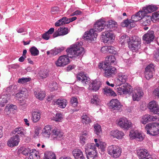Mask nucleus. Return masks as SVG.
I'll return each mask as SVG.
<instances>
[{"instance_id":"1","label":"nucleus","mask_w":159,"mask_h":159,"mask_svg":"<svg viewBox=\"0 0 159 159\" xmlns=\"http://www.w3.org/2000/svg\"><path fill=\"white\" fill-rule=\"evenodd\" d=\"M83 44L82 42H77L71 45L70 48L67 49L66 51L67 55H64L60 57L55 64L57 66H64L70 62L69 57L75 58L80 55H82L85 53L83 48L81 47Z\"/></svg>"},{"instance_id":"2","label":"nucleus","mask_w":159,"mask_h":159,"mask_svg":"<svg viewBox=\"0 0 159 159\" xmlns=\"http://www.w3.org/2000/svg\"><path fill=\"white\" fill-rule=\"evenodd\" d=\"M98 67L103 70L105 71L104 76L106 77H112L116 74V68L106 64L100 63L98 65Z\"/></svg>"},{"instance_id":"3","label":"nucleus","mask_w":159,"mask_h":159,"mask_svg":"<svg viewBox=\"0 0 159 159\" xmlns=\"http://www.w3.org/2000/svg\"><path fill=\"white\" fill-rule=\"evenodd\" d=\"M145 129L147 133L150 135L155 136L159 134V123L153 122L147 125Z\"/></svg>"},{"instance_id":"4","label":"nucleus","mask_w":159,"mask_h":159,"mask_svg":"<svg viewBox=\"0 0 159 159\" xmlns=\"http://www.w3.org/2000/svg\"><path fill=\"white\" fill-rule=\"evenodd\" d=\"M107 151L109 154L112 157L117 158L120 156L121 150L118 146L111 145L108 147Z\"/></svg>"},{"instance_id":"5","label":"nucleus","mask_w":159,"mask_h":159,"mask_svg":"<svg viewBox=\"0 0 159 159\" xmlns=\"http://www.w3.org/2000/svg\"><path fill=\"white\" fill-rule=\"evenodd\" d=\"M121 87L117 88L118 92L120 94L123 93L125 94H130L132 92V88L130 85L127 83L122 84Z\"/></svg>"},{"instance_id":"6","label":"nucleus","mask_w":159,"mask_h":159,"mask_svg":"<svg viewBox=\"0 0 159 159\" xmlns=\"http://www.w3.org/2000/svg\"><path fill=\"white\" fill-rule=\"evenodd\" d=\"M117 123L121 128L125 129H129L132 125L131 122L125 117L119 119L117 120Z\"/></svg>"},{"instance_id":"7","label":"nucleus","mask_w":159,"mask_h":159,"mask_svg":"<svg viewBox=\"0 0 159 159\" xmlns=\"http://www.w3.org/2000/svg\"><path fill=\"white\" fill-rule=\"evenodd\" d=\"M98 34L94 31V30L91 29L85 32L83 37L84 40L92 41L95 40Z\"/></svg>"},{"instance_id":"8","label":"nucleus","mask_w":159,"mask_h":159,"mask_svg":"<svg viewBox=\"0 0 159 159\" xmlns=\"http://www.w3.org/2000/svg\"><path fill=\"white\" fill-rule=\"evenodd\" d=\"M128 79V75L125 73H120L115 80V83L117 86H119L125 83Z\"/></svg>"},{"instance_id":"9","label":"nucleus","mask_w":159,"mask_h":159,"mask_svg":"<svg viewBox=\"0 0 159 159\" xmlns=\"http://www.w3.org/2000/svg\"><path fill=\"white\" fill-rule=\"evenodd\" d=\"M63 138V133L60 129L55 128L52 130L51 136V140H61Z\"/></svg>"},{"instance_id":"10","label":"nucleus","mask_w":159,"mask_h":159,"mask_svg":"<svg viewBox=\"0 0 159 159\" xmlns=\"http://www.w3.org/2000/svg\"><path fill=\"white\" fill-rule=\"evenodd\" d=\"M105 24V21L101 20H98L94 24L93 29L94 30V31L96 33L102 31L106 28Z\"/></svg>"},{"instance_id":"11","label":"nucleus","mask_w":159,"mask_h":159,"mask_svg":"<svg viewBox=\"0 0 159 159\" xmlns=\"http://www.w3.org/2000/svg\"><path fill=\"white\" fill-rule=\"evenodd\" d=\"M137 155L140 159H153L148 151L145 149H140L137 151Z\"/></svg>"},{"instance_id":"12","label":"nucleus","mask_w":159,"mask_h":159,"mask_svg":"<svg viewBox=\"0 0 159 159\" xmlns=\"http://www.w3.org/2000/svg\"><path fill=\"white\" fill-rule=\"evenodd\" d=\"M154 71V65L152 64L148 65L145 69V76L146 78L149 80L152 78L153 75Z\"/></svg>"},{"instance_id":"13","label":"nucleus","mask_w":159,"mask_h":159,"mask_svg":"<svg viewBox=\"0 0 159 159\" xmlns=\"http://www.w3.org/2000/svg\"><path fill=\"white\" fill-rule=\"evenodd\" d=\"M109 107L117 111L122 110V105L119 101L116 99H113L111 100L109 103Z\"/></svg>"},{"instance_id":"14","label":"nucleus","mask_w":159,"mask_h":159,"mask_svg":"<svg viewBox=\"0 0 159 159\" xmlns=\"http://www.w3.org/2000/svg\"><path fill=\"white\" fill-rule=\"evenodd\" d=\"M109 31L108 30L102 33V35L104 38V42L105 43H111L112 40L114 39L115 37L113 33Z\"/></svg>"},{"instance_id":"15","label":"nucleus","mask_w":159,"mask_h":159,"mask_svg":"<svg viewBox=\"0 0 159 159\" xmlns=\"http://www.w3.org/2000/svg\"><path fill=\"white\" fill-rule=\"evenodd\" d=\"M154 38V32L152 30L148 31L143 36V40L147 44L150 43L153 41Z\"/></svg>"},{"instance_id":"16","label":"nucleus","mask_w":159,"mask_h":159,"mask_svg":"<svg viewBox=\"0 0 159 159\" xmlns=\"http://www.w3.org/2000/svg\"><path fill=\"white\" fill-rule=\"evenodd\" d=\"M77 78L79 81L81 82L84 86H85L90 80V78L86 75L84 72L79 73L77 76Z\"/></svg>"},{"instance_id":"17","label":"nucleus","mask_w":159,"mask_h":159,"mask_svg":"<svg viewBox=\"0 0 159 159\" xmlns=\"http://www.w3.org/2000/svg\"><path fill=\"white\" fill-rule=\"evenodd\" d=\"M159 120V118L156 116L147 114L142 117L141 121L143 124H145L151 121H158Z\"/></svg>"},{"instance_id":"18","label":"nucleus","mask_w":159,"mask_h":159,"mask_svg":"<svg viewBox=\"0 0 159 159\" xmlns=\"http://www.w3.org/2000/svg\"><path fill=\"white\" fill-rule=\"evenodd\" d=\"M148 107L151 112L157 114L159 116V107L156 101L150 102L149 103Z\"/></svg>"},{"instance_id":"19","label":"nucleus","mask_w":159,"mask_h":159,"mask_svg":"<svg viewBox=\"0 0 159 159\" xmlns=\"http://www.w3.org/2000/svg\"><path fill=\"white\" fill-rule=\"evenodd\" d=\"M19 141V136L18 134H16L9 139L7 141V144L9 147H13L17 146Z\"/></svg>"},{"instance_id":"20","label":"nucleus","mask_w":159,"mask_h":159,"mask_svg":"<svg viewBox=\"0 0 159 159\" xmlns=\"http://www.w3.org/2000/svg\"><path fill=\"white\" fill-rule=\"evenodd\" d=\"M105 26L106 27L105 29L112 31L116 29L117 27V25L115 21L111 20L107 22H105Z\"/></svg>"},{"instance_id":"21","label":"nucleus","mask_w":159,"mask_h":159,"mask_svg":"<svg viewBox=\"0 0 159 159\" xmlns=\"http://www.w3.org/2000/svg\"><path fill=\"white\" fill-rule=\"evenodd\" d=\"M69 32L68 28L63 27L59 28L53 34L54 38L56 37L59 36L64 35L67 34Z\"/></svg>"},{"instance_id":"22","label":"nucleus","mask_w":159,"mask_h":159,"mask_svg":"<svg viewBox=\"0 0 159 159\" xmlns=\"http://www.w3.org/2000/svg\"><path fill=\"white\" fill-rule=\"evenodd\" d=\"M110 134L113 138L119 139H121L124 135V134L123 132L118 129L111 131L110 133Z\"/></svg>"},{"instance_id":"23","label":"nucleus","mask_w":159,"mask_h":159,"mask_svg":"<svg viewBox=\"0 0 159 159\" xmlns=\"http://www.w3.org/2000/svg\"><path fill=\"white\" fill-rule=\"evenodd\" d=\"M73 156L75 159H85L82 151L78 148L75 149L72 151Z\"/></svg>"},{"instance_id":"24","label":"nucleus","mask_w":159,"mask_h":159,"mask_svg":"<svg viewBox=\"0 0 159 159\" xmlns=\"http://www.w3.org/2000/svg\"><path fill=\"white\" fill-rule=\"evenodd\" d=\"M143 94L142 90L141 88L138 89L133 94L132 97L134 101H139Z\"/></svg>"},{"instance_id":"25","label":"nucleus","mask_w":159,"mask_h":159,"mask_svg":"<svg viewBox=\"0 0 159 159\" xmlns=\"http://www.w3.org/2000/svg\"><path fill=\"white\" fill-rule=\"evenodd\" d=\"M157 8V7L155 5H150L146 7H143V10L142 11L144 14H145L156 11Z\"/></svg>"},{"instance_id":"26","label":"nucleus","mask_w":159,"mask_h":159,"mask_svg":"<svg viewBox=\"0 0 159 159\" xmlns=\"http://www.w3.org/2000/svg\"><path fill=\"white\" fill-rule=\"evenodd\" d=\"M144 16V14L143 11H139L135 15L132 16L130 20H132L133 22H136L142 19Z\"/></svg>"},{"instance_id":"27","label":"nucleus","mask_w":159,"mask_h":159,"mask_svg":"<svg viewBox=\"0 0 159 159\" xmlns=\"http://www.w3.org/2000/svg\"><path fill=\"white\" fill-rule=\"evenodd\" d=\"M10 98L9 94H5L0 96V106L4 107Z\"/></svg>"},{"instance_id":"28","label":"nucleus","mask_w":159,"mask_h":159,"mask_svg":"<svg viewBox=\"0 0 159 159\" xmlns=\"http://www.w3.org/2000/svg\"><path fill=\"white\" fill-rule=\"evenodd\" d=\"M101 50L102 52L103 53L108 52L114 54L116 53L114 48L111 46L103 47L101 48Z\"/></svg>"},{"instance_id":"29","label":"nucleus","mask_w":159,"mask_h":159,"mask_svg":"<svg viewBox=\"0 0 159 159\" xmlns=\"http://www.w3.org/2000/svg\"><path fill=\"white\" fill-rule=\"evenodd\" d=\"M51 128L49 125L45 126L42 131V134L45 138H49L50 136Z\"/></svg>"},{"instance_id":"30","label":"nucleus","mask_w":159,"mask_h":159,"mask_svg":"<svg viewBox=\"0 0 159 159\" xmlns=\"http://www.w3.org/2000/svg\"><path fill=\"white\" fill-rule=\"evenodd\" d=\"M38 75L39 79H43L48 76V70L45 69L41 70L39 72Z\"/></svg>"},{"instance_id":"31","label":"nucleus","mask_w":159,"mask_h":159,"mask_svg":"<svg viewBox=\"0 0 159 159\" xmlns=\"http://www.w3.org/2000/svg\"><path fill=\"white\" fill-rule=\"evenodd\" d=\"M31 119L34 123H36L38 121L40 118L41 113L39 111H33L31 113Z\"/></svg>"},{"instance_id":"32","label":"nucleus","mask_w":159,"mask_h":159,"mask_svg":"<svg viewBox=\"0 0 159 159\" xmlns=\"http://www.w3.org/2000/svg\"><path fill=\"white\" fill-rule=\"evenodd\" d=\"M29 157L30 159H40V158L39 152L34 149L31 150Z\"/></svg>"},{"instance_id":"33","label":"nucleus","mask_w":159,"mask_h":159,"mask_svg":"<svg viewBox=\"0 0 159 159\" xmlns=\"http://www.w3.org/2000/svg\"><path fill=\"white\" fill-rule=\"evenodd\" d=\"M103 90L104 93L107 96H115L116 95V93L109 87H105L103 89Z\"/></svg>"},{"instance_id":"34","label":"nucleus","mask_w":159,"mask_h":159,"mask_svg":"<svg viewBox=\"0 0 159 159\" xmlns=\"http://www.w3.org/2000/svg\"><path fill=\"white\" fill-rule=\"evenodd\" d=\"M13 134L17 133V134H20L21 135H24L26 134L25 130L22 127H18L16 128L12 132Z\"/></svg>"},{"instance_id":"35","label":"nucleus","mask_w":159,"mask_h":159,"mask_svg":"<svg viewBox=\"0 0 159 159\" xmlns=\"http://www.w3.org/2000/svg\"><path fill=\"white\" fill-rule=\"evenodd\" d=\"M128 44L129 48L133 52H137L140 48L141 47V45L139 44H134V43H128Z\"/></svg>"},{"instance_id":"36","label":"nucleus","mask_w":159,"mask_h":159,"mask_svg":"<svg viewBox=\"0 0 159 159\" xmlns=\"http://www.w3.org/2000/svg\"><path fill=\"white\" fill-rule=\"evenodd\" d=\"M101 85V83L100 81L96 80L93 82L91 85H90V87H91L92 86V90L94 91H96L99 89Z\"/></svg>"},{"instance_id":"37","label":"nucleus","mask_w":159,"mask_h":159,"mask_svg":"<svg viewBox=\"0 0 159 159\" xmlns=\"http://www.w3.org/2000/svg\"><path fill=\"white\" fill-rule=\"evenodd\" d=\"M96 147L94 143H89L87 144L85 147V153L93 150H96Z\"/></svg>"},{"instance_id":"38","label":"nucleus","mask_w":159,"mask_h":159,"mask_svg":"<svg viewBox=\"0 0 159 159\" xmlns=\"http://www.w3.org/2000/svg\"><path fill=\"white\" fill-rule=\"evenodd\" d=\"M56 104L61 108H64L67 105V101L65 99H58L56 102Z\"/></svg>"},{"instance_id":"39","label":"nucleus","mask_w":159,"mask_h":159,"mask_svg":"<svg viewBox=\"0 0 159 159\" xmlns=\"http://www.w3.org/2000/svg\"><path fill=\"white\" fill-rule=\"evenodd\" d=\"M28 91L25 88H22L20 89L18 93L16 94V97L20 98V96H22L24 98L26 97L28 95Z\"/></svg>"},{"instance_id":"40","label":"nucleus","mask_w":159,"mask_h":159,"mask_svg":"<svg viewBox=\"0 0 159 159\" xmlns=\"http://www.w3.org/2000/svg\"><path fill=\"white\" fill-rule=\"evenodd\" d=\"M147 14H144V16H143L142 19L143 20V24L144 25H149L152 20V18L151 16H146Z\"/></svg>"},{"instance_id":"41","label":"nucleus","mask_w":159,"mask_h":159,"mask_svg":"<svg viewBox=\"0 0 159 159\" xmlns=\"http://www.w3.org/2000/svg\"><path fill=\"white\" fill-rule=\"evenodd\" d=\"M86 154L88 159H94L97 156V152L96 150H93L87 152Z\"/></svg>"},{"instance_id":"42","label":"nucleus","mask_w":159,"mask_h":159,"mask_svg":"<svg viewBox=\"0 0 159 159\" xmlns=\"http://www.w3.org/2000/svg\"><path fill=\"white\" fill-rule=\"evenodd\" d=\"M94 131L98 136H100L102 134V129L101 126L98 124L94 125Z\"/></svg>"},{"instance_id":"43","label":"nucleus","mask_w":159,"mask_h":159,"mask_svg":"<svg viewBox=\"0 0 159 159\" xmlns=\"http://www.w3.org/2000/svg\"><path fill=\"white\" fill-rule=\"evenodd\" d=\"M82 121L84 124H88L91 122L90 118L86 114H83L82 116Z\"/></svg>"},{"instance_id":"44","label":"nucleus","mask_w":159,"mask_h":159,"mask_svg":"<svg viewBox=\"0 0 159 159\" xmlns=\"http://www.w3.org/2000/svg\"><path fill=\"white\" fill-rule=\"evenodd\" d=\"M91 103L95 105H98L100 102V99L98 96L96 94H93L92 98L91 100Z\"/></svg>"},{"instance_id":"45","label":"nucleus","mask_w":159,"mask_h":159,"mask_svg":"<svg viewBox=\"0 0 159 159\" xmlns=\"http://www.w3.org/2000/svg\"><path fill=\"white\" fill-rule=\"evenodd\" d=\"M44 159H56L55 155L52 152H46L44 154Z\"/></svg>"},{"instance_id":"46","label":"nucleus","mask_w":159,"mask_h":159,"mask_svg":"<svg viewBox=\"0 0 159 159\" xmlns=\"http://www.w3.org/2000/svg\"><path fill=\"white\" fill-rule=\"evenodd\" d=\"M31 150L29 148H25L24 147L20 148L18 149V152L21 153L23 155L25 156L28 155L29 153H30Z\"/></svg>"},{"instance_id":"47","label":"nucleus","mask_w":159,"mask_h":159,"mask_svg":"<svg viewBox=\"0 0 159 159\" xmlns=\"http://www.w3.org/2000/svg\"><path fill=\"white\" fill-rule=\"evenodd\" d=\"M116 60L115 57L114 56H109L105 62H102V63H105L108 65H110V64L114 63Z\"/></svg>"},{"instance_id":"48","label":"nucleus","mask_w":159,"mask_h":159,"mask_svg":"<svg viewBox=\"0 0 159 159\" xmlns=\"http://www.w3.org/2000/svg\"><path fill=\"white\" fill-rule=\"evenodd\" d=\"M87 134L86 132H84L80 136V143L83 145H84L85 143V140L88 137Z\"/></svg>"},{"instance_id":"49","label":"nucleus","mask_w":159,"mask_h":159,"mask_svg":"<svg viewBox=\"0 0 159 159\" xmlns=\"http://www.w3.org/2000/svg\"><path fill=\"white\" fill-rule=\"evenodd\" d=\"M65 48L62 47L57 48H55L51 50V55L55 56L64 50Z\"/></svg>"},{"instance_id":"50","label":"nucleus","mask_w":159,"mask_h":159,"mask_svg":"<svg viewBox=\"0 0 159 159\" xmlns=\"http://www.w3.org/2000/svg\"><path fill=\"white\" fill-rule=\"evenodd\" d=\"M34 93L36 98L40 100L43 99L45 96V94L43 91H40L38 93L37 92H35Z\"/></svg>"},{"instance_id":"51","label":"nucleus","mask_w":159,"mask_h":159,"mask_svg":"<svg viewBox=\"0 0 159 159\" xmlns=\"http://www.w3.org/2000/svg\"><path fill=\"white\" fill-rule=\"evenodd\" d=\"M30 52L32 55L38 56L39 53V51L37 48L35 47H32L30 49Z\"/></svg>"},{"instance_id":"52","label":"nucleus","mask_w":159,"mask_h":159,"mask_svg":"<svg viewBox=\"0 0 159 159\" xmlns=\"http://www.w3.org/2000/svg\"><path fill=\"white\" fill-rule=\"evenodd\" d=\"M58 85L56 82H53L49 84V88L51 91H52L57 89Z\"/></svg>"},{"instance_id":"53","label":"nucleus","mask_w":159,"mask_h":159,"mask_svg":"<svg viewBox=\"0 0 159 159\" xmlns=\"http://www.w3.org/2000/svg\"><path fill=\"white\" fill-rule=\"evenodd\" d=\"M139 134V132L136 130H131L130 132L129 136L132 139H135L137 135Z\"/></svg>"},{"instance_id":"54","label":"nucleus","mask_w":159,"mask_h":159,"mask_svg":"<svg viewBox=\"0 0 159 159\" xmlns=\"http://www.w3.org/2000/svg\"><path fill=\"white\" fill-rule=\"evenodd\" d=\"M129 41L131 42H135L137 43L141 42V39L137 36H134L129 39Z\"/></svg>"},{"instance_id":"55","label":"nucleus","mask_w":159,"mask_h":159,"mask_svg":"<svg viewBox=\"0 0 159 159\" xmlns=\"http://www.w3.org/2000/svg\"><path fill=\"white\" fill-rule=\"evenodd\" d=\"M63 119L62 115L61 113L56 114L55 117L54 118L53 120L56 121H60Z\"/></svg>"},{"instance_id":"56","label":"nucleus","mask_w":159,"mask_h":159,"mask_svg":"<svg viewBox=\"0 0 159 159\" xmlns=\"http://www.w3.org/2000/svg\"><path fill=\"white\" fill-rule=\"evenodd\" d=\"M31 78H23L19 79L18 81V83L24 84L30 81Z\"/></svg>"},{"instance_id":"57","label":"nucleus","mask_w":159,"mask_h":159,"mask_svg":"<svg viewBox=\"0 0 159 159\" xmlns=\"http://www.w3.org/2000/svg\"><path fill=\"white\" fill-rule=\"evenodd\" d=\"M152 20H154L155 21L159 20V11L155 12L152 13Z\"/></svg>"},{"instance_id":"58","label":"nucleus","mask_w":159,"mask_h":159,"mask_svg":"<svg viewBox=\"0 0 159 159\" xmlns=\"http://www.w3.org/2000/svg\"><path fill=\"white\" fill-rule=\"evenodd\" d=\"M70 103L73 107H75L78 104L76 98H72L70 100Z\"/></svg>"},{"instance_id":"59","label":"nucleus","mask_w":159,"mask_h":159,"mask_svg":"<svg viewBox=\"0 0 159 159\" xmlns=\"http://www.w3.org/2000/svg\"><path fill=\"white\" fill-rule=\"evenodd\" d=\"M16 99L18 100V102L21 106L24 105L26 103V101L25 98H21L17 97Z\"/></svg>"},{"instance_id":"60","label":"nucleus","mask_w":159,"mask_h":159,"mask_svg":"<svg viewBox=\"0 0 159 159\" xmlns=\"http://www.w3.org/2000/svg\"><path fill=\"white\" fill-rule=\"evenodd\" d=\"M130 22V20H126L123 21L121 24V25L123 27H125L129 26Z\"/></svg>"},{"instance_id":"61","label":"nucleus","mask_w":159,"mask_h":159,"mask_svg":"<svg viewBox=\"0 0 159 159\" xmlns=\"http://www.w3.org/2000/svg\"><path fill=\"white\" fill-rule=\"evenodd\" d=\"M59 11V8L57 7H54L51 8V12L53 14H56Z\"/></svg>"},{"instance_id":"62","label":"nucleus","mask_w":159,"mask_h":159,"mask_svg":"<svg viewBox=\"0 0 159 159\" xmlns=\"http://www.w3.org/2000/svg\"><path fill=\"white\" fill-rule=\"evenodd\" d=\"M154 58L156 61H159V49L156 50L154 54Z\"/></svg>"},{"instance_id":"63","label":"nucleus","mask_w":159,"mask_h":159,"mask_svg":"<svg viewBox=\"0 0 159 159\" xmlns=\"http://www.w3.org/2000/svg\"><path fill=\"white\" fill-rule=\"evenodd\" d=\"M61 21L63 24V25L65 24H68L70 22L69 18H67L66 17H63L61 18Z\"/></svg>"},{"instance_id":"64","label":"nucleus","mask_w":159,"mask_h":159,"mask_svg":"<svg viewBox=\"0 0 159 159\" xmlns=\"http://www.w3.org/2000/svg\"><path fill=\"white\" fill-rule=\"evenodd\" d=\"M143 138L144 137L143 134L139 132V134L137 135L135 139L139 141H141L143 140Z\"/></svg>"}]
</instances>
